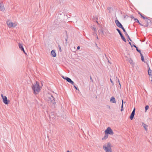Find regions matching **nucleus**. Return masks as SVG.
Instances as JSON below:
<instances>
[{"label": "nucleus", "instance_id": "nucleus-39", "mask_svg": "<svg viewBox=\"0 0 152 152\" xmlns=\"http://www.w3.org/2000/svg\"><path fill=\"white\" fill-rule=\"evenodd\" d=\"M133 46L136 48V49H137V48H138V47H137L135 45H133Z\"/></svg>", "mask_w": 152, "mask_h": 152}, {"label": "nucleus", "instance_id": "nucleus-32", "mask_svg": "<svg viewBox=\"0 0 152 152\" xmlns=\"http://www.w3.org/2000/svg\"><path fill=\"white\" fill-rule=\"evenodd\" d=\"M142 18L144 19H147V17H145L144 16H143L142 15L141 16Z\"/></svg>", "mask_w": 152, "mask_h": 152}, {"label": "nucleus", "instance_id": "nucleus-5", "mask_svg": "<svg viewBox=\"0 0 152 152\" xmlns=\"http://www.w3.org/2000/svg\"><path fill=\"white\" fill-rule=\"evenodd\" d=\"M115 23L118 27L121 28L123 30L124 29L122 24L118 20H115Z\"/></svg>", "mask_w": 152, "mask_h": 152}, {"label": "nucleus", "instance_id": "nucleus-9", "mask_svg": "<svg viewBox=\"0 0 152 152\" xmlns=\"http://www.w3.org/2000/svg\"><path fill=\"white\" fill-rule=\"evenodd\" d=\"M65 80L69 83H71L72 85H74V82L72 81L71 79L68 77H66Z\"/></svg>", "mask_w": 152, "mask_h": 152}, {"label": "nucleus", "instance_id": "nucleus-22", "mask_svg": "<svg viewBox=\"0 0 152 152\" xmlns=\"http://www.w3.org/2000/svg\"><path fill=\"white\" fill-rule=\"evenodd\" d=\"M53 115H54V114H53V113H51V115H49V118H50V119L51 118H54V117H53Z\"/></svg>", "mask_w": 152, "mask_h": 152}, {"label": "nucleus", "instance_id": "nucleus-40", "mask_svg": "<svg viewBox=\"0 0 152 152\" xmlns=\"http://www.w3.org/2000/svg\"><path fill=\"white\" fill-rule=\"evenodd\" d=\"M80 48V46H78L77 47V50H79Z\"/></svg>", "mask_w": 152, "mask_h": 152}, {"label": "nucleus", "instance_id": "nucleus-20", "mask_svg": "<svg viewBox=\"0 0 152 152\" xmlns=\"http://www.w3.org/2000/svg\"><path fill=\"white\" fill-rule=\"evenodd\" d=\"M98 31L99 33H100L101 34H104V32H103V30L102 29H99Z\"/></svg>", "mask_w": 152, "mask_h": 152}, {"label": "nucleus", "instance_id": "nucleus-24", "mask_svg": "<svg viewBox=\"0 0 152 152\" xmlns=\"http://www.w3.org/2000/svg\"><path fill=\"white\" fill-rule=\"evenodd\" d=\"M122 105H121V111H123L124 110L123 105V100H122Z\"/></svg>", "mask_w": 152, "mask_h": 152}, {"label": "nucleus", "instance_id": "nucleus-29", "mask_svg": "<svg viewBox=\"0 0 152 152\" xmlns=\"http://www.w3.org/2000/svg\"><path fill=\"white\" fill-rule=\"evenodd\" d=\"M141 60H142L143 62H144V61H145V60H144V56H143V57H141Z\"/></svg>", "mask_w": 152, "mask_h": 152}, {"label": "nucleus", "instance_id": "nucleus-25", "mask_svg": "<svg viewBox=\"0 0 152 152\" xmlns=\"http://www.w3.org/2000/svg\"><path fill=\"white\" fill-rule=\"evenodd\" d=\"M151 20H150L149 19H148L147 20H146V22H147V24L145 26V27H147L148 26V22L149 21H150Z\"/></svg>", "mask_w": 152, "mask_h": 152}, {"label": "nucleus", "instance_id": "nucleus-2", "mask_svg": "<svg viewBox=\"0 0 152 152\" xmlns=\"http://www.w3.org/2000/svg\"><path fill=\"white\" fill-rule=\"evenodd\" d=\"M103 148L106 152H112L110 142L107 143V145H104Z\"/></svg>", "mask_w": 152, "mask_h": 152}, {"label": "nucleus", "instance_id": "nucleus-13", "mask_svg": "<svg viewBox=\"0 0 152 152\" xmlns=\"http://www.w3.org/2000/svg\"><path fill=\"white\" fill-rule=\"evenodd\" d=\"M51 54L52 55V56L53 57H55L56 56V53H55V50H54L51 51Z\"/></svg>", "mask_w": 152, "mask_h": 152}, {"label": "nucleus", "instance_id": "nucleus-4", "mask_svg": "<svg viewBox=\"0 0 152 152\" xmlns=\"http://www.w3.org/2000/svg\"><path fill=\"white\" fill-rule=\"evenodd\" d=\"M104 132L108 134L113 135L114 134L113 132L110 127H108L105 131Z\"/></svg>", "mask_w": 152, "mask_h": 152}, {"label": "nucleus", "instance_id": "nucleus-19", "mask_svg": "<svg viewBox=\"0 0 152 152\" xmlns=\"http://www.w3.org/2000/svg\"><path fill=\"white\" fill-rule=\"evenodd\" d=\"M134 20L136 22L138 23L140 25L142 26H144L142 24L139 22V20L137 18H134Z\"/></svg>", "mask_w": 152, "mask_h": 152}, {"label": "nucleus", "instance_id": "nucleus-7", "mask_svg": "<svg viewBox=\"0 0 152 152\" xmlns=\"http://www.w3.org/2000/svg\"><path fill=\"white\" fill-rule=\"evenodd\" d=\"M7 24L9 28H11L12 27H15L16 26V25L14 26V25H15V23L10 22L9 21H7Z\"/></svg>", "mask_w": 152, "mask_h": 152}, {"label": "nucleus", "instance_id": "nucleus-28", "mask_svg": "<svg viewBox=\"0 0 152 152\" xmlns=\"http://www.w3.org/2000/svg\"><path fill=\"white\" fill-rule=\"evenodd\" d=\"M136 50L139 53H141V51L140 50L138 49V48H137V49H136Z\"/></svg>", "mask_w": 152, "mask_h": 152}, {"label": "nucleus", "instance_id": "nucleus-45", "mask_svg": "<svg viewBox=\"0 0 152 152\" xmlns=\"http://www.w3.org/2000/svg\"><path fill=\"white\" fill-rule=\"evenodd\" d=\"M108 62H109L111 64V63L109 62V61L108 60Z\"/></svg>", "mask_w": 152, "mask_h": 152}, {"label": "nucleus", "instance_id": "nucleus-14", "mask_svg": "<svg viewBox=\"0 0 152 152\" xmlns=\"http://www.w3.org/2000/svg\"><path fill=\"white\" fill-rule=\"evenodd\" d=\"M110 102L113 103H115L116 101L115 98L113 96L111 97L110 99Z\"/></svg>", "mask_w": 152, "mask_h": 152}, {"label": "nucleus", "instance_id": "nucleus-41", "mask_svg": "<svg viewBox=\"0 0 152 152\" xmlns=\"http://www.w3.org/2000/svg\"><path fill=\"white\" fill-rule=\"evenodd\" d=\"M62 77L63 79H65V78H66V77H64V76H62Z\"/></svg>", "mask_w": 152, "mask_h": 152}, {"label": "nucleus", "instance_id": "nucleus-23", "mask_svg": "<svg viewBox=\"0 0 152 152\" xmlns=\"http://www.w3.org/2000/svg\"><path fill=\"white\" fill-rule=\"evenodd\" d=\"M116 30L118 31V32L119 34L120 35H121L122 34V33H121L120 30L118 29V28H116Z\"/></svg>", "mask_w": 152, "mask_h": 152}, {"label": "nucleus", "instance_id": "nucleus-16", "mask_svg": "<svg viewBox=\"0 0 152 152\" xmlns=\"http://www.w3.org/2000/svg\"><path fill=\"white\" fill-rule=\"evenodd\" d=\"M148 75H152V70H151L150 67H149V69L148 70Z\"/></svg>", "mask_w": 152, "mask_h": 152}, {"label": "nucleus", "instance_id": "nucleus-17", "mask_svg": "<svg viewBox=\"0 0 152 152\" xmlns=\"http://www.w3.org/2000/svg\"><path fill=\"white\" fill-rule=\"evenodd\" d=\"M108 134L106 133H105V135L104 137L102 138V140H104V139H106L108 137Z\"/></svg>", "mask_w": 152, "mask_h": 152}, {"label": "nucleus", "instance_id": "nucleus-15", "mask_svg": "<svg viewBox=\"0 0 152 152\" xmlns=\"http://www.w3.org/2000/svg\"><path fill=\"white\" fill-rule=\"evenodd\" d=\"M142 126L144 128L145 130L147 131L148 129L147 128V127L148 126V125L145 124H144V123H142Z\"/></svg>", "mask_w": 152, "mask_h": 152}, {"label": "nucleus", "instance_id": "nucleus-44", "mask_svg": "<svg viewBox=\"0 0 152 152\" xmlns=\"http://www.w3.org/2000/svg\"><path fill=\"white\" fill-rule=\"evenodd\" d=\"M67 152H69V151L68 150V151H67Z\"/></svg>", "mask_w": 152, "mask_h": 152}, {"label": "nucleus", "instance_id": "nucleus-21", "mask_svg": "<svg viewBox=\"0 0 152 152\" xmlns=\"http://www.w3.org/2000/svg\"><path fill=\"white\" fill-rule=\"evenodd\" d=\"M107 9L109 11V12H110L111 10H112V8L111 7H108L107 8Z\"/></svg>", "mask_w": 152, "mask_h": 152}, {"label": "nucleus", "instance_id": "nucleus-43", "mask_svg": "<svg viewBox=\"0 0 152 152\" xmlns=\"http://www.w3.org/2000/svg\"><path fill=\"white\" fill-rule=\"evenodd\" d=\"M94 29L95 31L96 30V29L95 28H94Z\"/></svg>", "mask_w": 152, "mask_h": 152}, {"label": "nucleus", "instance_id": "nucleus-3", "mask_svg": "<svg viewBox=\"0 0 152 152\" xmlns=\"http://www.w3.org/2000/svg\"><path fill=\"white\" fill-rule=\"evenodd\" d=\"M48 98L49 102L50 104L52 105L53 107H55L56 104L54 97L52 95H51L50 96L48 97Z\"/></svg>", "mask_w": 152, "mask_h": 152}, {"label": "nucleus", "instance_id": "nucleus-8", "mask_svg": "<svg viewBox=\"0 0 152 152\" xmlns=\"http://www.w3.org/2000/svg\"><path fill=\"white\" fill-rule=\"evenodd\" d=\"M135 109L134 108L131 113V115L130 116V118L131 120H132L133 119L135 115Z\"/></svg>", "mask_w": 152, "mask_h": 152}, {"label": "nucleus", "instance_id": "nucleus-36", "mask_svg": "<svg viewBox=\"0 0 152 152\" xmlns=\"http://www.w3.org/2000/svg\"><path fill=\"white\" fill-rule=\"evenodd\" d=\"M138 13L141 16V17L142 15V14L140 12H138Z\"/></svg>", "mask_w": 152, "mask_h": 152}, {"label": "nucleus", "instance_id": "nucleus-30", "mask_svg": "<svg viewBox=\"0 0 152 152\" xmlns=\"http://www.w3.org/2000/svg\"><path fill=\"white\" fill-rule=\"evenodd\" d=\"M74 87L75 88V89L77 90H78V88L76 86L74 85Z\"/></svg>", "mask_w": 152, "mask_h": 152}, {"label": "nucleus", "instance_id": "nucleus-34", "mask_svg": "<svg viewBox=\"0 0 152 152\" xmlns=\"http://www.w3.org/2000/svg\"><path fill=\"white\" fill-rule=\"evenodd\" d=\"M130 18L132 19H134L135 18L134 17V16L133 15H131L130 16Z\"/></svg>", "mask_w": 152, "mask_h": 152}, {"label": "nucleus", "instance_id": "nucleus-33", "mask_svg": "<svg viewBox=\"0 0 152 152\" xmlns=\"http://www.w3.org/2000/svg\"><path fill=\"white\" fill-rule=\"evenodd\" d=\"M110 81L112 83V85L113 86L114 85V83H113V81L111 79H110Z\"/></svg>", "mask_w": 152, "mask_h": 152}, {"label": "nucleus", "instance_id": "nucleus-10", "mask_svg": "<svg viewBox=\"0 0 152 152\" xmlns=\"http://www.w3.org/2000/svg\"><path fill=\"white\" fill-rule=\"evenodd\" d=\"M0 9L1 11H4L5 10L3 4L2 3H0Z\"/></svg>", "mask_w": 152, "mask_h": 152}, {"label": "nucleus", "instance_id": "nucleus-11", "mask_svg": "<svg viewBox=\"0 0 152 152\" xmlns=\"http://www.w3.org/2000/svg\"><path fill=\"white\" fill-rule=\"evenodd\" d=\"M18 45L20 49H21V50L23 52V53H26L25 52V51L24 50V48L23 45L20 43H19Z\"/></svg>", "mask_w": 152, "mask_h": 152}, {"label": "nucleus", "instance_id": "nucleus-35", "mask_svg": "<svg viewBox=\"0 0 152 152\" xmlns=\"http://www.w3.org/2000/svg\"><path fill=\"white\" fill-rule=\"evenodd\" d=\"M90 80H91V82H93V79H92L91 76H90Z\"/></svg>", "mask_w": 152, "mask_h": 152}, {"label": "nucleus", "instance_id": "nucleus-38", "mask_svg": "<svg viewBox=\"0 0 152 152\" xmlns=\"http://www.w3.org/2000/svg\"><path fill=\"white\" fill-rule=\"evenodd\" d=\"M140 53V56H141V57H143V56L142 55V54L141 52V53Z\"/></svg>", "mask_w": 152, "mask_h": 152}, {"label": "nucleus", "instance_id": "nucleus-31", "mask_svg": "<svg viewBox=\"0 0 152 152\" xmlns=\"http://www.w3.org/2000/svg\"><path fill=\"white\" fill-rule=\"evenodd\" d=\"M58 48H59V51L60 52H61V46L60 45H58Z\"/></svg>", "mask_w": 152, "mask_h": 152}, {"label": "nucleus", "instance_id": "nucleus-12", "mask_svg": "<svg viewBox=\"0 0 152 152\" xmlns=\"http://www.w3.org/2000/svg\"><path fill=\"white\" fill-rule=\"evenodd\" d=\"M123 31L124 32V33H125V35H126V36H127V38H128V39H129V40L130 41H132V40H131V39L130 38L129 35H128V34H127L126 31L125 30V29H123Z\"/></svg>", "mask_w": 152, "mask_h": 152}, {"label": "nucleus", "instance_id": "nucleus-42", "mask_svg": "<svg viewBox=\"0 0 152 152\" xmlns=\"http://www.w3.org/2000/svg\"><path fill=\"white\" fill-rule=\"evenodd\" d=\"M65 40H66V43H67V38H66V39H65Z\"/></svg>", "mask_w": 152, "mask_h": 152}, {"label": "nucleus", "instance_id": "nucleus-26", "mask_svg": "<svg viewBox=\"0 0 152 152\" xmlns=\"http://www.w3.org/2000/svg\"><path fill=\"white\" fill-rule=\"evenodd\" d=\"M149 108V106L148 105H146L145 107V111H146Z\"/></svg>", "mask_w": 152, "mask_h": 152}, {"label": "nucleus", "instance_id": "nucleus-37", "mask_svg": "<svg viewBox=\"0 0 152 152\" xmlns=\"http://www.w3.org/2000/svg\"><path fill=\"white\" fill-rule=\"evenodd\" d=\"M129 44L130 45H131V47H133V45H132V44H131V42H129Z\"/></svg>", "mask_w": 152, "mask_h": 152}, {"label": "nucleus", "instance_id": "nucleus-6", "mask_svg": "<svg viewBox=\"0 0 152 152\" xmlns=\"http://www.w3.org/2000/svg\"><path fill=\"white\" fill-rule=\"evenodd\" d=\"M1 96L3 99L4 103L6 104H7L8 102L7 97L6 96H4L2 94H1Z\"/></svg>", "mask_w": 152, "mask_h": 152}, {"label": "nucleus", "instance_id": "nucleus-1", "mask_svg": "<svg viewBox=\"0 0 152 152\" xmlns=\"http://www.w3.org/2000/svg\"><path fill=\"white\" fill-rule=\"evenodd\" d=\"M32 89L35 94H38L41 89V88L39 86V84L37 81L33 85Z\"/></svg>", "mask_w": 152, "mask_h": 152}, {"label": "nucleus", "instance_id": "nucleus-18", "mask_svg": "<svg viewBox=\"0 0 152 152\" xmlns=\"http://www.w3.org/2000/svg\"><path fill=\"white\" fill-rule=\"evenodd\" d=\"M120 36L121 37V38L124 41V42H126V40L125 38L124 37V36L123 35V34H122L120 35Z\"/></svg>", "mask_w": 152, "mask_h": 152}, {"label": "nucleus", "instance_id": "nucleus-27", "mask_svg": "<svg viewBox=\"0 0 152 152\" xmlns=\"http://www.w3.org/2000/svg\"><path fill=\"white\" fill-rule=\"evenodd\" d=\"M116 80H117L118 82L119 83V85H120V88H121V84H120V81L119 80V79L118 78H117V77H116Z\"/></svg>", "mask_w": 152, "mask_h": 152}]
</instances>
